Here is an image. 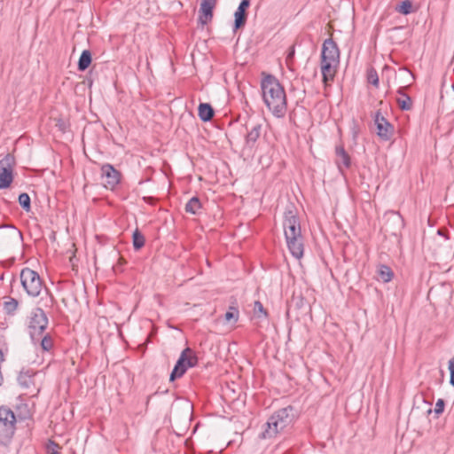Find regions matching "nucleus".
Returning <instances> with one entry per match:
<instances>
[{
	"instance_id": "nucleus-37",
	"label": "nucleus",
	"mask_w": 454,
	"mask_h": 454,
	"mask_svg": "<svg viewBox=\"0 0 454 454\" xmlns=\"http://www.w3.org/2000/svg\"><path fill=\"white\" fill-rule=\"evenodd\" d=\"M437 233H438L439 235H442V236H444V235H445V231H444V230H442V229H439V230L437 231Z\"/></svg>"
},
{
	"instance_id": "nucleus-13",
	"label": "nucleus",
	"mask_w": 454,
	"mask_h": 454,
	"mask_svg": "<svg viewBox=\"0 0 454 454\" xmlns=\"http://www.w3.org/2000/svg\"><path fill=\"white\" fill-rule=\"evenodd\" d=\"M217 0H201L199 11V21L202 25L207 24L213 19V10Z\"/></svg>"
},
{
	"instance_id": "nucleus-20",
	"label": "nucleus",
	"mask_w": 454,
	"mask_h": 454,
	"mask_svg": "<svg viewBox=\"0 0 454 454\" xmlns=\"http://www.w3.org/2000/svg\"><path fill=\"white\" fill-rule=\"evenodd\" d=\"M408 86L400 87L397 90L398 95L396 101L399 107L403 111H409L412 108V100L409 95L405 93V90Z\"/></svg>"
},
{
	"instance_id": "nucleus-3",
	"label": "nucleus",
	"mask_w": 454,
	"mask_h": 454,
	"mask_svg": "<svg viewBox=\"0 0 454 454\" xmlns=\"http://www.w3.org/2000/svg\"><path fill=\"white\" fill-rule=\"evenodd\" d=\"M17 418L7 406H0V443L8 444L14 435Z\"/></svg>"
},
{
	"instance_id": "nucleus-40",
	"label": "nucleus",
	"mask_w": 454,
	"mask_h": 454,
	"mask_svg": "<svg viewBox=\"0 0 454 454\" xmlns=\"http://www.w3.org/2000/svg\"><path fill=\"white\" fill-rule=\"evenodd\" d=\"M451 89H452V90H453V91H454V82H453V83H452V85H451Z\"/></svg>"
},
{
	"instance_id": "nucleus-33",
	"label": "nucleus",
	"mask_w": 454,
	"mask_h": 454,
	"mask_svg": "<svg viewBox=\"0 0 454 454\" xmlns=\"http://www.w3.org/2000/svg\"><path fill=\"white\" fill-rule=\"evenodd\" d=\"M254 313H256V314H261L263 316L267 315L266 310L264 309L262 304L259 301H254Z\"/></svg>"
},
{
	"instance_id": "nucleus-34",
	"label": "nucleus",
	"mask_w": 454,
	"mask_h": 454,
	"mask_svg": "<svg viewBox=\"0 0 454 454\" xmlns=\"http://www.w3.org/2000/svg\"><path fill=\"white\" fill-rule=\"evenodd\" d=\"M224 317L226 321H231V319H233L236 322L239 318V311L229 310L225 313Z\"/></svg>"
},
{
	"instance_id": "nucleus-8",
	"label": "nucleus",
	"mask_w": 454,
	"mask_h": 454,
	"mask_svg": "<svg viewBox=\"0 0 454 454\" xmlns=\"http://www.w3.org/2000/svg\"><path fill=\"white\" fill-rule=\"evenodd\" d=\"M283 227L286 238L294 239V237L301 236L299 219L293 210L285 212Z\"/></svg>"
},
{
	"instance_id": "nucleus-10",
	"label": "nucleus",
	"mask_w": 454,
	"mask_h": 454,
	"mask_svg": "<svg viewBox=\"0 0 454 454\" xmlns=\"http://www.w3.org/2000/svg\"><path fill=\"white\" fill-rule=\"evenodd\" d=\"M321 60L337 62L340 61V51L336 43L332 38H327L323 43Z\"/></svg>"
},
{
	"instance_id": "nucleus-14",
	"label": "nucleus",
	"mask_w": 454,
	"mask_h": 454,
	"mask_svg": "<svg viewBox=\"0 0 454 454\" xmlns=\"http://www.w3.org/2000/svg\"><path fill=\"white\" fill-rule=\"evenodd\" d=\"M250 5L249 0H242L237 9V11L234 13V26L233 30L236 31L239 29L240 27H244L247 21V9Z\"/></svg>"
},
{
	"instance_id": "nucleus-27",
	"label": "nucleus",
	"mask_w": 454,
	"mask_h": 454,
	"mask_svg": "<svg viewBox=\"0 0 454 454\" xmlns=\"http://www.w3.org/2000/svg\"><path fill=\"white\" fill-rule=\"evenodd\" d=\"M19 301L12 297L8 298V301H4V309L7 314L12 315L18 309Z\"/></svg>"
},
{
	"instance_id": "nucleus-23",
	"label": "nucleus",
	"mask_w": 454,
	"mask_h": 454,
	"mask_svg": "<svg viewBox=\"0 0 454 454\" xmlns=\"http://www.w3.org/2000/svg\"><path fill=\"white\" fill-rule=\"evenodd\" d=\"M377 272H378L380 278L384 283H387V282L391 281V279L394 276V273H393L392 270L390 269V267H388L385 264L380 265Z\"/></svg>"
},
{
	"instance_id": "nucleus-17",
	"label": "nucleus",
	"mask_w": 454,
	"mask_h": 454,
	"mask_svg": "<svg viewBox=\"0 0 454 454\" xmlns=\"http://www.w3.org/2000/svg\"><path fill=\"white\" fill-rule=\"evenodd\" d=\"M338 64L337 62L321 60V73L325 85L333 80L336 72L335 67Z\"/></svg>"
},
{
	"instance_id": "nucleus-1",
	"label": "nucleus",
	"mask_w": 454,
	"mask_h": 454,
	"mask_svg": "<svg viewBox=\"0 0 454 454\" xmlns=\"http://www.w3.org/2000/svg\"><path fill=\"white\" fill-rule=\"evenodd\" d=\"M262 99L269 110L277 118L286 113V97L284 88L273 75H267L261 83Z\"/></svg>"
},
{
	"instance_id": "nucleus-35",
	"label": "nucleus",
	"mask_w": 454,
	"mask_h": 454,
	"mask_svg": "<svg viewBox=\"0 0 454 454\" xmlns=\"http://www.w3.org/2000/svg\"><path fill=\"white\" fill-rule=\"evenodd\" d=\"M449 370L450 374V383L454 387V357L449 361Z\"/></svg>"
},
{
	"instance_id": "nucleus-31",
	"label": "nucleus",
	"mask_w": 454,
	"mask_h": 454,
	"mask_svg": "<svg viewBox=\"0 0 454 454\" xmlns=\"http://www.w3.org/2000/svg\"><path fill=\"white\" fill-rule=\"evenodd\" d=\"M60 449L59 445L55 443L52 441L47 444V452L48 454H59V450Z\"/></svg>"
},
{
	"instance_id": "nucleus-32",
	"label": "nucleus",
	"mask_w": 454,
	"mask_h": 454,
	"mask_svg": "<svg viewBox=\"0 0 454 454\" xmlns=\"http://www.w3.org/2000/svg\"><path fill=\"white\" fill-rule=\"evenodd\" d=\"M444 406H445L444 400L443 399H438L436 403H435L434 413L436 415H439V414L442 413L443 411H444Z\"/></svg>"
},
{
	"instance_id": "nucleus-25",
	"label": "nucleus",
	"mask_w": 454,
	"mask_h": 454,
	"mask_svg": "<svg viewBox=\"0 0 454 454\" xmlns=\"http://www.w3.org/2000/svg\"><path fill=\"white\" fill-rule=\"evenodd\" d=\"M35 344H40V347L43 351H50L53 348V340L51 334L46 333L42 335L39 341H36Z\"/></svg>"
},
{
	"instance_id": "nucleus-38",
	"label": "nucleus",
	"mask_w": 454,
	"mask_h": 454,
	"mask_svg": "<svg viewBox=\"0 0 454 454\" xmlns=\"http://www.w3.org/2000/svg\"><path fill=\"white\" fill-rule=\"evenodd\" d=\"M145 200L150 202V203H153V201H154V199L153 198H144Z\"/></svg>"
},
{
	"instance_id": "nucleus-22",
	"label": "nucleus",
	"mask_w": 454,
	"mask_h": 454,
	"mask_svg": "<svg viewBox=\"0 0 454 454\" xmlns=\"http://www.w3.org/2000/svg\"><path fill=\"white\" fill-rule=\"evenodd\" d=\"M91 63V53L88 50H84L78 60V70L85 71Z\"/></svg>"
},
{
	"instance_id": "nucleus-24",
	"label": "nucleus",
	"mask_w": 454,
	"mask_h": 454,
	"mask_svg": "<svg viewBox=\"0 0 454 454\" xmlns=\"http://www.w3.org/2000/svg\"><path fill=\"white\" fill-rule=\"evenodd\" d=\"M201 207V203L198 197H192L185 205V211L192 215L198 214Z\"/></svg>"
},
{
	"instance_id": "nucleus-15",
	"label": "nucleus",
	"mask_w": 454,
	"mask_h": 454,
	"mask_svg": "<svg viewBox=\"0 0 454 454\" xmlns=\"http://www.w3.org/2000/svg\"><path fill=\"white\" fill-rule=\"evenodd\" d=\"M262 124L260 122L252 123L250 128L247 124V134L246 136V145L249 148H253L256 141L261 136Z\"/></svg>"
},
{
	"instance_id": "nucleus-11",
	"label": "nucleus",
	"mask_w": 454,
	"mask_h": 454,
	"mask_svg": "<svg viewBox=\"0 0 454 454\" xmlns=\"http://www.w3.org/2000/svg\"><path fill=\"white\" fill-rule=\"evenodd\" d=\"M101 176L105 180L104 186L114 190L120 182V173L112 165L105 164L101 168Z\"/></svg>"
},
{
	"instance_id": "nucleus-9",
	"label": "nucleus",
	"mask_w": 454,
	"mask_h": 454,
	"mask_svg": "<svg viewBox=\"0 0 454 454\" xmlns=\"http://www.w3.org/2000/svg\"><path fill=\"white\" fill-rule=\"evenodd\" d=\"M23 239L22 233L14 226L0 227V244L8 246L12 243L20 244Z\"/></svg>"
},
{
	"instance_id": "nucleus-7",
	"label": "nucleus",
	"mask_w": 454,
	"mask_h": 454,
	"mask_svg": "<svg viewBox=\"0 0 454 454\" xmlns=\"http://www.w3.org/2000/svg\"><path fill=\"white\" fill-rule=\"evenodd\" d=\"M14 166L15 158L11 153L0 160V190L8 188L12 183Z\"/></svg>"
},
{
	"instance_id": "nucleus-18",
	"label": "nucleus",
	"mask_w": 454,
	"mask_h": 454,
	"mask_svg": "<svg viewBox=\"0 0 454 454\" xmlns=\"http://www.w3.org/2000/svg\"><path fill=\"white\" fill-rule=\"evenodd\" d=\"M286 244L292 255L297 259H300L303 255V241L302 236L294 237V239L286 238Z\"/></svg>"
},
{
	"instance_id": "nucleus-16",
	"label": "nucleus",
	"mask_w": 454,
	"mask_h": 454,
	"mask_svg": "<svg viewBox=\"0 0 454 454\" xmlns=\"http://www.w3.org/2000/svg\"><path fill=\"white\" fill-rule=\"evenodd\" d=\"M36 372L30 369H22L18 376L19 385L24 388L28 389L35 385V376Z\"/></svg>"
},
{
	"instance_id": "nucleus-21",
	"label": "nucleus",
	"mask_w": 454,
	"mask_h": 454,
	"mask_svg": "<svg viewBox=\"0 0 454 454\" xmlns=\"http://www.w3.org/2000/svg\"><path fill=\"white\" fill-rule=\"evenodd\" d=\"M198 112L199 117L203 121H210L215 114L213 107L207 103H200L198 107Z\"/></svg>"
},
{
	"instance_id": "nucleus-39",
	"label": "nucleus",
	"mask_w": 454,
	"mask_h": 454,
	"mask_svg": "<svg viewBox=\"0 0 454 454\" xmlns=\"http://www.w3.org/2000/svg\"><path fill=\"white\" fill-rule=\"evenodd\" d=\"M4 360V354L2 350L0 349V362Z\"/></svg>"
},
{
	"instance_id": "nucleus-28",
	"label": "nucleus",
	"mask_w": 454,
	"mask_h": 454,
	"mask_svg": "<svg viewBox=\"0 0 454 454\" xmlns=\"http://www.w3.org/2000/svg\"><path fill=\"white\" fill-rule=\"evenodd\" d=\"M19 204L20 207L26 211L29 212L31 210V200L30 197L27 193L23 192L20 193L18 199Z\"/></svg>"
},
{
	"instance_id": "nucleus-5",
	"label": "nucleus",
	"mask_w": 454,
	"mask_h": 454,
	"mask_svg": "<svg viewBox=\"0 0 454 454\" xmlns=\"http://www.w3.org/2000/svg\"><path fill=\"white\" fill-rule=\"evenodd\" d=\"M198 363V357L190 348H184L179 358L177 359L174 369L172 370L169 380L181 378L187 371L188 368L194 367Z\"/></svg>"
},
{
	"instance_id": "nucleus-26",
	"label": "nucleus",
	"mask_w": 454,
	"mask_h": 454,
	"mask_svg": "<svg viewBox=\"0 0 454 454\" xmlns=\"http://www.w3.org/2000/svg\"><path fill=\"white\" fill-rule=\"evenodd\" d=\"M133 239V247L135 250H139L145 246V237L144 235L137 229L132 235Z\"/></svg>"
},
{
	"instance_id": "nucleus-6",
	"label": "nucleus",
	"mask_w": 454,
	"mask_h": 454,
	"mask_svg": "<svg viewBox=\"0 0 454 454\" xmlns=\"http://www.w3.org/2000/svg\"><path fill=\"white\" fill-rule=\"evenodd\" d=\"M20 282L27 295L37 297L40 294L43 284L36 271L24 268L20 272Z\"/></svg>"
},
{
	"instance_id": "nucleus-4",
	"label": "nucleus",
	"mask_w": 454,
	"mask_h": 454,
	"mask_svg": "<svg viewBox=\"0 0 454 454\" xmlns=\"http://www.w3.org/2000/svg\"><path fill=\"white\" fill-rule=\"evenodd\" d=\"M49 320L46 313L41 308L32 309L28 317V333L34 343L39 341L40 337L47 328Z\"/></svg>"
},
{
	"instance_id": "nucleus-12",
	"label": "nucleus",
	"mask_w": 454,
	"mask_h": 454,
	"mask_svg": "<svg viewBox=\"0 0 454 454\" xmlns=\"http://www.w3.org/2000/svg\"><path fill=\"white\" fill-rule=\"evenodd\" d=\"M374 121L378 136L384 140H389L394 133V128L390 122L380 112L376 113Z\"/></svg>"
},
{
	"instance_id": "nucleus-29",
	"label": "nucleus",
	"mask_w": 454,
	"mask_h": 454,
	"mask_svg": "<svg viewBox=\"0 0 454 454\" xmlns=\"http://www.w3.org/2000/svg\"><path fill=\"white\" fill-rule=\"evenodd\" d=\"M395 11L403 15L410 14L412 12V3L410 0H404L395 7Z\"/></svg>"
},
{
	"instance_id": "nucleus-19",
	"label": "nucleus",
	"mask_w": 454,
	"mask_h": 454,
	"mask_svg": "<svg viewBox=\"0 0 454 454\" xmlns=\"http://www.w3.org/2000/svg\"><path fill=\"white\" fill-rule=\"evenodd\" d=\"M335 152L337 156L336 163L338 165L339 169L342 172V167L346 168L350 167V157L342 145H337Z\"/></svg>"
},
{
	"instance_id": "nucleus-36",
	"label": "nucleus",
	"mask_w": 454,
	"mask_h": 454,
	"mask_svg": "<svg viewBox=\"0 0 454 454\" xmlns=\"http://www.w3.org/2000/svg\"><path fill=\"white\" fill-rule=\"evenodd\" d=\"M294 46H292V47L290 48V51H289V53H288V55H287V57H286V62H289V60H290L291 59H293V58H294Z\"/></svg>"
},
{
	"instance_id": "nucleus-30",
	"label": "nucleus",
	"mask_w": 454,
	"mask_h": 454,
	"mask_svg": "<svg viewBox=\"0 0 454 454\" xmlns=\"http://www.w3.org/2000/svg\"><path fill=\"white\" fill-rule=\"evenodd\" d=\"M367 81L369 83L378 87L379 86V76L374 69H370L367 74Z\"/></svg>"
},
{
	"instance_id": "nucleus-2",
	"label": "nucleus",
	"mask_w": 454,
	"mask_h": 454,
	"mask_svg": "<svg viewBox=\"0 0 454 454\" xmlns=\"http://www.w3.org/2000/svg\"><path fill=\"white\" fill-rule=\"evenodd\" d=\"M294 419V409L292 406L279 409L269 418L261 437L263 439L275 437L279 432L289 427Z\"/></svg>"
}]
</instances>
